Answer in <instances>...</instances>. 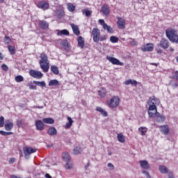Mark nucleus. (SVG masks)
Returning a JSON list of instances; mask_svg holds the SVG:
<instances>
[{
    "instance_id": "49530a36",
    "label": "nucleus",
    "mask_w": 178,
    "mask_h": 178,
    "mask_svg": "<svg viewBox=\"0 0 178 178\" xmlns=\"http://www.w3.org/2000/svg\"><path fill=\"white\" fill-rule=\"evenodd\" d=\"M65 169H66L67 170H70V169H72V168H73V164L70 163H67L65 164Z\"/></svg>"
},
{
    "instance_id": "bf43d9fd",
    "label": "nucleus",
    "mask_w": 178,
    "mask_h": 178,
    "mask_svg": "<svg viewBox=\"0 0 178 178\" xmlns=\"http://www.w3.org/2000/svg\"><path fill=\"white\" fill-rule=\"evenodd\" d=\"M142 173H143V175H145L146 178H151V176L149 175V173L148 172L143 170Z\"/></svg>"
},
{
    "instance_id": "de8ad7c7",
    "label": "nucleus",
    "mask_w": 178,
    "mask_h": 178,
    "mask_svg": "<svg viewBox=\"0 0 178 178\" xmlns=\"http://www.w3.org/2000/svg\"><path fill=\"white\" fill-rule=\"evenodd\" d=\"M3 124H5V118L3 116L0 117V127H3Z\"/></svg>"
},
{
    "instance_id": "4c0bfd02",
    "label": "nucleus",
    "mask_w": 178,
    "mask_h": 178,
    "mask_svg": "<svg viewBox=\"0 0 178 178\" xmlns=\"http://www.w3.org/2000/svg\"><path fill=\"white\" fill-rule=\"evenodd\" d=\"M15 80L17 83H22V81H24V78L22 75H18L15 77Z\"/></svg>"
},
{
    "instance_id": "6e6552de",
    "label": "nucleus",
    "mask_w": 178,
    "mask_h": 178,
    "mask_svg": "<svg viewBox=\"0 0 178 178\" xmlns=\"http://www.w3.org/2000/svg\"><path fill=\"white\" fill-rule=\"evenodd\" d=\"M39 29H42V30H48L49 28V23L44 20H40L38 22Z\"/></svg>"
},
{
    "instance_id": "f704fd0d",
    "label": "nucleus",
    "mask_w": 178,
    "mask_h": 178,
    "mask_svg": "<svg viewBox=\"0 0 178 178\" xmlns=\"http://www.w3.org/2000/svg\"><path fill=\"white\" fill-rule=\"evenodd\" d=\"M68 122L65 125V129H70L72 127V124H73V120H72V118L67 117Z\"/></svg>"
},
{
    "instance_id": "f257e3e1",
    "label": "nucleus",
    "mask_w": 178,
    "mask_h": 178,
    "mask_svg": "<svg viewBox=\"0 0 178 178\" xmlns=\"http://www.w3.org/2000/svg\"><path fill=\"white\" fill-rule=\"evenodd\" d=\"M165 35L171 42L178 44L177 30L172 28H168L165 30Z\"/></svg>"
},
{
    "instance_id": "c756f323",
    "label": "nucleus",
    "mask_w": 178,
    "mask_h": 178,
    "mask_svg": "<svg viewBox=\"0 0 178 178\" xmlns=\"http://www.w3.org/2000/svg\"><path fill=\"white\" fill-rule=\"evenodd\" d=\"M33 84H35V86H38V87H45L47 86V83H45V81H33Z\"/></svg>"
},
{
    "instance_id": "f8f14e48",
    "label": "nucleus",
    "mask_w": 178,
    "mask_h": 178,
    "mask_svg": "<svg viewBox=\"0 0 178 178\" xmlns=\"http://www.w3.org/2000/svg\"><path fill=\"white\" fill-rule=\"evenodd\" d=\"M160 46L163 49H168L169 48V40L162 38L160 41Z\"/></svg>"
},
{
    "instance_id": "b1692460",
    "label": "nucleus",
    "mask_w": 178,
    "mask_h": 178,
    "mask_svg": "<svg viewBox=\"0 0 178 178\" xmlns=\"http://www.w3.org/2000/svg\"><path fill=\"white\" fill-rule=\"evenodd\" d=\"M43 123H46V124H54L55 123V120L54 118H43Z\"/></svg>"
},
{
    "instance_id": "bb28decb",
    "label": "nucleus",
    "mask_w": 178,
    "mask_h": 178,
    "mask_svg": "<svg viewBox=\"0 0 178 178\" xmlns=\"http://www.w3.org/2000/svg\"><path fill=\"white\" fill-rule=\"evenodd\" d=\"M98 95L101 97V98H104V97L106 96V89L102 88L100 90L98 91Z\"/></svg>"
},
{
    "instance_id": "aec40b11",
    "label": "nucleus",
    "mask_w": 178,
    "mask_h": 178,
    "mask_svg": "<svg viewBox=\"0 0 178 178\" xmlns=\"http://www.w3.org/2000/svg\"><path fill=\"white\" fill-rule=\"evenodd\" d=\"M47 133L49 136H56L58 131L56 127H50L48 129Z\"/></svg>"
},
{
    "instance_id": "39448f33",
    "label": "nucleus",
    "mask_w": 178,
    "mask_h": 178,
    "mask_svg": "<svg viewBox=\"0 0 178 178\" xmlns=\"http://www.w3.org/2000/svg\"><path fill=\"white\" fill-rule=\"evenodd\" d=\"M29 74L33 79H42V73L40 71H36L35 70H29Z\"/></svg>"
},
{
    "instance_id": "2eb2a0df",
    "label": "nucleus",
    "mask_w": 178,
    "mask_h": 178,
    "mask_svg": "<svg viewBox=\"0 0 178 178\" xmlns=\"http://www.w3.org/2000/svg\"><path fill=\"white\" fill-rule=\"evenodd\" d=\"M39 63H49V60H48V56L45 53H42L40 54V60Z\"/></svg>"
},
{
    "instance_id": "1a4fd4ad",
    "label": "nucleus",
    "mask_w": 178,
    "mask_h": 178,
    "mask_svg": "<svg viewBox=\"0 0 178 178\" xmlns=\"http://www.w3.org/2000/svg\"><path fill=\"white\" fill-rule=\"evenodd\" d=\"M24 154L25 155V158H27L31 154H34V152H37V149L33 147H24Z\"/></svg>"
},
{
    "instance_id": "79ce46f5",
    "label": "nucleus",
    "mask_w": 178,
    "mask_h": 178,
    "mask_svg": "<svg viewBox=\"0 0 178 178\" xmlns=\"http://www.w3.org/2000/svg\"><path fill=\"white\" fill-rule=\"evenodd\" d=\"M158 114V111H148V115L150 118H154Z\"/></svg>"
},
{
    "instance_id": "603ef678",
    "label": "nucleus",
    "mask_w": 178,
    "mask_h": 178,
    "mask_svg": "<svg viewBox=\"0 0 178 178\" xmlns=\"http://www.w3.org/2000/svg\"><path fill=\"white\" fill-rule=\"evenodd\" d=\"M107 166L109 170H113L115 169V166L113 165V164H112V163H108Z\"/></svg>"
},
{
    "instance_id": "0eeeda50",
    "label": "nucleus",
    "mask_w": 178,
    "mask_h": 178,
    "mask_svg": "<svg viewBox=\"0 0 178 178\" xmlns=\"http://www.w3.org/2000/svg\"><path fill=\"white\" fill-rule=\"evenodd\" d=\"M37 6L39 9H42V10H47V9H49V3L44 1H39Z\"/></svg>"
},
{
    "instance_id": "58836bf2",
    "label": "nucleus",
    "mask_w": 178,
    "mask_h": 178,
    "mask_svg": "<svg viewBox=\"0 0 178 178\" xmlns=\"http://www.w3.org/2000/svg\"><path fill=\"white\" fill-rule=\"evenodd\" d=\"M8 48L11 55H15V54H16V49H15V47L8 45Z\"/></svg>"
},
{
    "instance_id": "2f4dec72",
    "label": "nucleus",
    "mask_w": 178,
    "mask_h": 178,
    "mask_svg": "<svg viewBox=\"0 0 178 178\" xmlns=\"http://www.w3.org/2000/svg\"><path fill=\"white\" fill-rule=\"evenodd\" d=\"M159 170L163 175H166V173H168V168H166L165 165H161L159 168Z\"/></svg>"
},
{
    "instance_id": "7ed1b4c3",
    "label": "nucleus",
    "mask_w": 178,
    "mask_h": 178,
    "mask_svg": "<svg viewBox=\"0 0 178 178\" xmlns=\"http://www.w3.org/2000/svg\"><path fill=\"white\" fill-rule=\"evenodd\" d=\"M92 35H93L94 42H98L99 41V37L101 35V32L98 28H94L92 31Z\"/></svg>"
},
{
    "instance_id": "cd10ccee",
    "label": "nucleus",
    "mask_w": 178,
    "mask_h": 178,
    "mask_svg": "<svg viewBox=\"0 0 178 178\" xmlns=\"http://www.w3.org/2000/svg\"><path fill=\"white\" fill-rule=\"evenodd\" d=\"M96 111H97V112H99L101 115H102V116H104V118H106V116H108V113L102 109V108L101 107H97Z\"/></svg>"
},
{
    "instance_id": "4468645a",
    "label": "nucleus",
    "mask_w": 178,
    "mask_h": 178,
    "mask_svg": "<svg viewBox=\"0 0 178 178\" xmlns=\"http://www.w3.org/2000/svg\"><path fill=\"white\" fill-rule=\"evenodd\" d=\"M35 124L37 130H39L40 131H42V130L45 127V125L44 124L42 121H41L40 120L36 121Z\"/></svg>"
},
{
    "instance_id": "9d476101",
    "label": "nucleus",
    "mask_w": 178,
    "mask_h": 178,
    "mask_svg": "<svg viewBox=\"0 0 178 178\" xmlns=\"http://www.w3.org/2000/svg\"><path fill=\"white\" fill-rule=\"evenodd\" d=\"M117 26L118 29H126V22L122 17H118Z\"/></svg>"
},
{
    "instance_id": "6e6d98bb",
    "label": "nucleus",
    "mask_w": 178,
    "mask_h": 178,
    "mask_svg": "<svg viewBox=\"0 0 178 178\" xmlns=\"http://www.w3.org/2000/svg\"><path fill=\"white\" fill-rule=\"evenodd\" d=\"M15 161H16V159L11 158L9 159L8 163H10V165H13V163H15Z\"/></svg>"
},
{
    "instance_id": "4be33fe9",
    "label": "nucleus",
    "mask_w": 178,
    "mask_h": 178,
    "mask_svg": "<svg viewBox=\"0 0 178 178\" xmlns=\"http://www.w3.org/2000/svg\"><path fill=\"white\" fill-rule=\"evenodd\" d=\"M71 27L73 33H75L76 35H80V30L77 26L74 25V24H71Z\"/></svg>"
},
{
    "instance_id": "37998d69",
    "label": "nucleus",
    "mask_w": 178,
    "mask_h": 178,
    "mask_svg": "<svg viewBox=\"0 0 178 178\" xmlns=\"http://www.w3.org/2000/svg\"><path fill=\"white\" fill-rule=\"evenodd\" d=\"M148 111H157L156 105L149 104Z\"/></svg>"
},
{
    "instance_id": "ea45409f",
    "label": "nucleus",
    "mask_w": 178,
    "mask_h": 178,
    "mask_svg": "<svg viewBox=\"0 0 178 178\" xmlns=\"http://www.w3.org/2000/svg\"><path fill=\"white\" fill-rule=\"evenodd\" d=\"M103 29L104 30H106L108 33H113V29L111 26H108V24H106Z\"/></svg>"
},
{
    "instance_id": "c03bdc74",
    "label": "nucleus",
    "mask_w": 178,
    "mask_h": 178,
    "mask_svg": "<svg viewBox=\"0 0 178 178\" xmlns=\"http://www.w3.org/2000/svg\"><path fill=\"white\" fill-rule=\"evenodd\" d=\"M0 134H1V136H12V134H13V132H6L4 131H0Z\"/></svg>"
},
{
    "instance_id": "09e8293b",
    "label": "nucleus",
    "mask_w": 178,
    "mask_h": 178,
    "mask_svg": "<svg viewBox=\"0 0 178 178\" xmlns=\"http://www.w3.org/2000/svg\"><path fill=\"white\" fill-rule=\"evenodd\" d=\"M149 105H156V99L150 98L149 99Z\"/></svg>"
},
{
    "instance_id": "6ab92c4d",
    "label": "nucleus",
    "mask_w": 178,
    "mask_h": 178,
    "mask_svg": "<svg viewBox=\"0 0 178 178\" xmlns=\"http://www.w3.org/2000/svg\"><path fill=\"white\" fill-rule=\"evenodd\" d=\"M162 134L168 136L169 134V127L168 125H163L160 127Z\"/></svg>"
},
{
    "instance_id": "f3484780",
    "label": "nucleus",
    "mask_w": 178,
    "mask_h": 178,
    "mask_svg": "<svg viewBox=\"0 0 178 178\" xmlns=\"http://www.w3.org/2000/svg\"><path fill=\"white\" fill-rule=\"evenodd\" d=\"M77 41H78V47H79L81 49H83V48H84V42H85L84 38H83V36H79Z\"/></svg>"
},
{
    "instance_id": "052dcab7",
    "label": "nucleus",
    "mask_w": 178,
    "mask_h": 178,
    "mask_svg": "<svg viewBox=\"0 0 178 178\" xmlns=\"http://www.w3.org/2000/svg\"><path fill=\"white\" fill-rule=\"evenodd\" d=\"M22 124H23V121L22 120L19 119L17 120V126H18V127H20Z\"/></svg>"
},
{
    "instance_id": "e433bc0d",
    "label": "nucleus",
    "mask_w": 178,
    "mask_h": 178,
    "mask_svg": "<svg viewBox=\"0 0 178 178\" xmlns=\"http://www.w3.org/2000/svg\"><path fill=\"white\" fill-rule=\"evenodd\" d=\"M3 42L6 44V45H9L10 42H12V39L9 36H5L3 38Z\"/></svg>"
},
{
    "instance_id": "c85d7f7f",
    "label": "nucleus",
    "mask_w": 178,
    "mask_h": 178,
    "mask_svg": "<svg viewBox=\"0 0 178 178\" xmlns=\"http://www.w3.org/2000/svg\"><path fill=\"white\" fill-rule=\"evenodd\" d=\"M51 72L54 73V74H59V68L56 67V65H51L50 67Z\"/></svg>"
},
{
    "instance_id": "dca6fc26",
    "label": "nucleus",
    "mask_w": 178,
    "mask_h": 178,
    "mask_svg": "<svg viewBox=\"0 0 178 178\" xmlns=\"http://www.w3.org/2000/svg\"><path fill=\"white\" fill-rule=\"evenodd\" d=\"M39 65L44 73H48V71L49 70V63H39Z\"/></svg>"
},
{
    "instance_id": "72a5a7b5",
    "label": "nucleus",
    "mask_w": 178,
    "mask_h": 178,
    "mask_svg": "<svg viewBox=\"0 0 178 178\" xmlns=\"http://www.w3.org/2000/svg\"><path fill=\"white\" fill-rule=\"evenodd\" d=\"M81 153V148L79 146H76L73 149V154L74 155H79Z\"/></svg>"
},
{
    "instance_id": "5701e85b",
    "label": "nucleus",
    "mask_w": 178,
    "mask_h": 178,
    "mask_svg": "<svg viewBox=\"0 0 178 178\" xmlns=\"http://www.w3.org/2000/svg\"><path fill=\"white\" fill-rule=\"evenodd\" d=\"M63 159L65 162H70L72 157L69 155V153L65 152L63 153Z\"/></svg>"
},
{
    "instance_id": "ddd939ff",
    "label": "nucleus",
    "mask_w": 178,
    "mask_h": 178,
    "mask_svg": "<svg viewBox=\"0 0 178 178\" xmlns=\"http://www.w3.org/2000/svg\"><path fill=\"white\" fill-rule=\"evenodd\" d=\"M4 127L7 131H10V130L13 129V122H10L9 120H6Z\"/></svg>"
},
{
    "instance_id": "a878e982",
    "label": "nucleus",
    "mask_w": 178,
    "mask_h": 178,
    "mask_svg": "<svg viewBox=\"0 0 178 178\" xmlns=\"http://www.w3.org/2000/svg\"><path fill=\"white\" fill-rule=\"evenodd\" d=\"M67 9L69 10V12L73 13L74 10H76V6L72 3H68L67 4Z\"/></svg>"
},
{
    "instance_id": "8fccbe9b",
    "label": "nucleus",
    "mask_w": 178,
    "mask_h": 178,
    "mask_svg": "<svg viewBox=\"0 0 178 178\" xmlns=\"http://www.w3.org/2000/svg\"><path fill=\"white\" fill-rule=\"evenodd\" d=\"M172 79H174L175 80H178V71H175V72H172Z\"/></svg>"
},
{
    "instance_id": "864d4df0",
    "label": "nucleus",
    "mask_w": 178,
    "mask_h": 178,
    "mask_svg": "<svg viewBox=\"0 0 178 178\" xmlns=\"http://www.w3.org/2000/svg\"><path fill=\"white\" fill-rule=\"evenodd\" d=\"M130 40H131V41L130 42V44L133 45L134 47L137 45V41H136V40L133 39V38H130Z\"/></svg>"
},
{
    "instance_id": "c9c22d12",
    "label": "nucleus",
    "mask_w": 178,
    "mask_h": 178,
    "mask_svg": "<svg viewBox=\"0 0 178 178\" xmlns=\"http://www.w3.org/2000/svg\"><path fill=\"white\" fill-rule=\"evenodd\" d=\"M117 138L120 143H124L126 140L124 139V136L122 134H118Z\"/></svg>"
},
{
    "instance_id": "4d7b16f0",
    "label": "nucleus",
    "mask_w": 178,
    "mask_h": 178,
    "mask_svg": "<svg viewBox=\"0 0 178 178\" xmlns=\"http://www.w3.org/2000/svg\"><path fill=\"white\" fill-rule=\"evenodd\" d=\"M29 88L30 90H37V86L33 85L32 83L29 85Z\"/></svg>"
},
{
    "instance_id": "3c124183",
    "label": "nucleus",
    "mask_w": 178,
    "mask_h": 178,
    "mask_svg": "<svg viewBox=\"0 0 178 178\" xmlns=\"http://www.w3.org/2000/svg\"><path fill=\"white\" fill-rule=\"evenodd\" d=\"M1 69L4 70V72H8V70H9V67H8V65H6V64H3L1 65Z\"/></svg>"
},
{
    "instance_id": "e2e57ef3",
    "label": "nucleus",
    "mask_w": 178,
    "mask_h": 178,
    "mask_svg": "<svg viewBox=\"0 0 178 178\" xmlns=\"http://www.w3.org/2000/svg\"><path fill=\"white\" fill-rule=\"evenodd\" d=\"M124 84H125V86H129L130 84H131V79H129V80H127L124 82Z\"/></svg>"
},
{
    "instance_id": "423d86ee",
    "label": "nucleus",
    "mask_w": 178,
    "mask_h": 178,
    "mask_svg": "<svg viewBox=\"0 0 178 178\" xmlns=\"http://www.w3.org/2000/svg\"><path fill=\"white\" fill-rule=\"evenodd\" d=\"M106 59L107 60H109L111 63H112V65H118V66H123V63L120 62L119 59L115 57L107 56Z\"/></svg>"
},
{
    "instance_id": "a18cd8bd",
    "label": "nucleus",
    "mask_w": 178,
    "mask_h": 178,
    "mask_svg": "<svg viewBox=\"0 0 178 178\" xmlns=\"http://www.w3.org/2000/svg\"><path fill=\"white\" fill-rule=\"evenodd\" d=\"M82 13H85L86 17H90V16H91L92 12L88 10H86V11H84V10H83Z\"/></svg>"
},
{
    "instance_id": "473e14b6",
    "label": "nucleus",
    "mask_w": 178,
    "mask_h": 178,
    "mask_svg": "<svg viewBox=\"0 0 178 178\" xmlns=\"http://www.w3.org/2000/svg\"><path fill=\"white\" fill-rule=\"evenodd\" d=\"M54 86H59V81L56 79H52L49 83V86L52 87Z\"/></svg>"
},
{
    "instance_id": "7c9ffc66",
    "label": "nucleus",
    "mask_w": 178,
    "mask_h": 178,
    "mask_svg": "<svg viewBox=\"0 0 178 178\" xmlns=\"http://www.w3.org/2000/svg\"><path fill=\"white\" fill-rule=\"evenodd\" d=\"M69 31H67V29H63L61 31H58L57 35H69Z\"/></svg>"
},
{
    "instance_id": "412c9836",
    "label": "nucleus",
    "mask_w": 178,
    "mask_h": 178,
    "mask_svg": "<svg viewBox=\"0 0 178 178\" xmlns=\"http://www.w3.org/2000/svg\"><path fill=\"white\" fill-rule=\"evenodd\" d=\"M156 122H158L159 123H163V122H165V116L164 115H161V113H157L156 114Z\"/></svg>"
},
{
    "instance_id": "774afa93",
    "label": "nucleus",
    "mask_w": 178,
    "mask_h": 178,
    "mask_svg": "<svg viewBox=\"0 0 178 178\" xmlns=\"http://www.w3.org/2000/svg\"><path fill=\"white\" fill-rule=\"evenodd\" d=\"M156 51H157V54H162V49L157 48Z\"/></svg>"
},
{
    "instance_id": "a19ab883",
    "label": "nucleus",
    "mask_w": 178,
    "mask_h": 178,
    "mask_svg": "<svg viewBox=\"0 0 178 178\" xmlns=\"http://www.w3.org/2000/svg\"><path fill=\"white\" fill-rule=\"evenodd\" d=\"M110 41H111V42H113V44H115V43L118 42V41H119V38H118L116 36H111Z\"/></svg>"
},
{
    "instance_id": "680f3d73",
    "label": "nucleus",
    "mask_w": 178,
    "mask_h": 178,
    "mask_svg": "<svg viewBox=\"0 0 178 178\" xmlns=\"http://www.w3.org/2000/svg\"><path fill=\"white\" fill-rule=\"evenodd\" d=\"M171 86H172L173 90H175V88H177V87H178L177 82H175V83H171Z\"/></svg>"
},
{
    "instance_id": "5fc2aeb1",
    "label": "nucleus",
    "mask_w": 178,
    "mask_h": 178,
    "mask_svg": "<svg viewBox=\"0 0 178 178\" xmlns=\"http://www.w3.org/2000/svg\"><path fill=\"white\" fill-rule=\"evenodd\" d=\"M99 23L101 26H103V29H104V26H106V23H105V20H104V19H99Z\"/></svg>"
},
{
    "instance_id": "a211bd4d",
    "label": "nucleus",
    "mask_w": 178,
    "mask_h": 178,
    "mask_svg": "<svg viewBox=\"0 0 178 178\" xmlns=\"http://www.w3.org/2000/svg\"><path fill=\"white\" fill-rule=\"evenodd\" d=\"M139 163L143 169H149V163L147 160L140 161Z\"/></svg>"
},
{
    "instance_id": "0e129e2a",
    "label": "nucleus",
    "mask_w": 178,
    "mask_h": 178,
    "mask_svg": "<svg viewBox=\"0 0 178 178\" xmlns=\"http://www.w3.org/2000/svg\"><path fill=\"white\" fill-rule=\"evenodd\" d=\"M131 86H137L138 82H137V81H136V80L131 79Z\"/></svg>"
},
{
    "instance_id": "13d9d810",
    "label": "nucleus",
    "mask_w": 178,
    "mask_h": 178,
    "mask_svg": "<svg viewBox=\"0 0 178 178\" xmlns=\"http://www.w3.org/2000/svg\"><path fill=\"white\" fill-rule=\"evenodd\" d=\"M106 38H108V36H106V35H102L101 37H99V41H105Z\"/></svg>"
},
{
    "instance_id": "69168bd1",
    "label": "nucleus",
    "mask_w": 178,
    "mask_h": 178,
    "mask_svg": "<svg viewBox=\"0 0 178 178\" xmlns=\"http://www.w3.org/2000/svg\"><path fill=\"white\" fill-rule=\"evenodd\" d=\"M90 168V162H88L86 165H85V170H87Z\"/></svg>"
},
{
    "instance_id": "20e7f679",
    "label": "nucleus",
    "mask_w": 178,
    "mask_h": 178,
    "mask_svg": "<svg viewBox=\"0 0 178 178\" xmlns=\"http://www.w3.org/2000/svg\"><path fill=\"white\" fill-rule=\"evenodd\" d=\"M100 13L103 15V16H109V13H111V8H109V6L107 4H104L101 7Z\"/></svg>"
},
{
    "instance_id": "f03ea898",
    "label": "nucleus",
    "mask_w": 178,
    "mask_h": 178,
    "mask_svg": "<svg viewBox=\"0 0 178 178\" xmlns=\"http://www.w3.org/2000/svg\"><path fill=\"white\" fill-rule=\"evenodd\" d=\"M120 102V99L118 96H115L111 98L108 105L111 108H118L119 106V104Z\"/></svg>"
},
{
    "instance_id": "393cba45",
    "label": "nucleus",
    "mask_w": 178,
    "mask_h": 178,
    "mask_svg": "<svg viewBox=\"0 0 178 178\" xmlns=\"http://www.w3.org/2000/svg\"><path fill=\"white\" fill-rule=\"evenodd\" d=\"M138 131L140 133V136H145V134H147V131H148V129L145 127H140L138 128Z\"/></svg>"
},
{
    "instance_id": "338daca9",
    "label": "nucleus",
    "mask_w": 178,
    "mask_h": 178,
    "mask_svg": "<svg viewBox=\"0 0 178 178\" xmlns=\"http://www.w3.org/2000/svg\"><path fill=\"white\" fill-rule=\"evenodd\" d=\"M44 177H46V178H52V177L48 173L45 174Z\"/></svg>"
},
{
    "instance_id": "9b49d317",
    "label": "nucleus",
    "mask_w": 178,
    "mask_h": 178,
    "mask_svg": "<svg viewBox=\"0 0 178 178\" xmlns=\"http://www.w3.org/2000/svg\"><path fill=\"white\" fill-rule=\"evenodd\" d=\"M143 52H152L154 51V44L147 43L145 47L142 48Z\"/></svg>"
}]
</instances>
